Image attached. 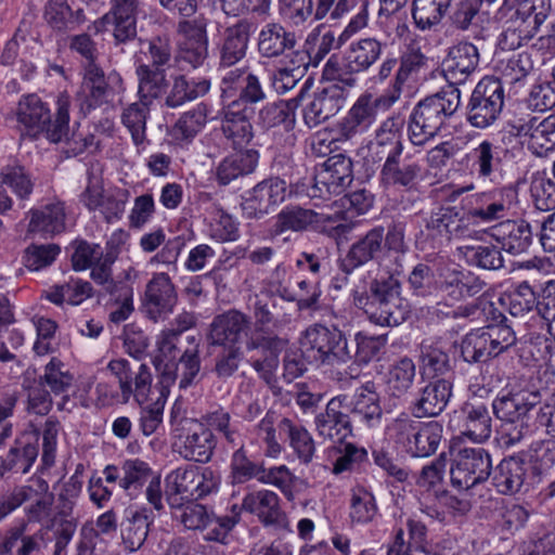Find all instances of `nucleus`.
Returning <instances> with one entry per match:
<instances>
[{"label":"nucleus","mask_w":555,"mask_h":555,"mask_svg":"<svg viewBox=\"0 0 555 555\" xmlns=\"http://www.w3.org/2000/svg\"><path fill=\"white\" fill-rule=\"evenodd\" d=\"M259 154L256 150H244L224 157L216 167V179L220 185L250 175L258 165Z\"/></svg>","instance_id":"nucleus-39"},{"label":"nucleus","mask_w":555,"mask_h":555,"mask_svg":"<svg viewBox=\"0 0 555 555\" xmlns=\"http://www.w3.org/2000/svg\"><path fill=\"white\" fill-rule=\"evenodd\" d=\"M90 297H92V285L80 279H70L68 282L53 285L44 292V298L56 306H62L65 302L78 306Z\"/></svg>","instance_id":"nucleus-50"},{"label":"nucleus","mask_w":555,"mask_h":555,"mask_svg":"<svg viewBox=\"0 0 555 555\" xmlns=\"http://www.w3.org/2000/svg\"><path fill=\"white\" fill-rule=\"evenodd\" d=\"M472 219L469 211L453 206L440 207L431 212L427 221V229L436 231L448 240L462 238L469 235Z\"/></svg>","instance_id":"nucleus-31"},{"label":"nucleus","mask_w":555,"mask_h":555,"mask_svg":"<svg viewBox=\"0 0 555 555\" xmlns=\"http://www.w3.org/2000/svg\"><path fill=\"white\" fill-rule=\"evenodd\" d=\"M492 472L490 453L483 448H463L455 454L451 468V483L457 490H469L487 481Z\"/></svg>","instance_id":"nucleus-11"},{"label":"nucleus","mask_w":555,"mask_h":555,"mask_svg":"<svg viewBox=\"0 0 555 555\" xmlns=\"http://www.w3.org/2000/svg\"><path fill=\"white\" fill-rule=\"evenodd\" d=\"M287 184L280 177H269L257 183L242 203L243 212L249 219H260L286 198Z\"/></svg>","instance_id":"nucleus-19"},{"label":"nucleus","mask_w":555,"mask_h":555,"mask_svg":"<svg viewBox=\"0 0 555 555\" xmlns=\"http://www.w3.org/2000/svg\"><path fill=\"white\" fill-rule=\"evenodd\" d=\"M177 299V292L169 275L164 272L155 273L145 287L142 305L144 313L156 322L172 312Z\"/></svg>","instance_id":"nucleus-24"},{"label":"nucleus","mask_w":555,"mask_h":555,"mask_svg":"<svg viewBox=\"0 0 555 555\" xmlns=\"http://www.w3.org/2000/svg\"><path fill=\"white\" fill-rule=\"evenodd\" d=\"M118 76H105L94 63L87 65L80 89L77 93L80 111L83 114L108 104L115 96L114 82H119Z\"/></svg>","instance_id":"nucleus-17"},{"label":"nucleus","mask_w":555,"mask_h":555,"mask_svg":"<svg viewBox=\"0 0 555 555\" xmlns=\"http://www.w3.org/2000/svg\"><path fill=\"white\" fill-rule=\"evenodd\" d=\"M304 346L321 365L336 366L351 361L352 350L343 331L336 326L313 324L305 331Z\"/></svg>","instance_id":"nucleus-9"},{"label":"nucleus","mask_w":555,"mask_h":555,"mask_svg":"<svg viewBox=\"0 0 555 555\" xmlns=\"http://www.w3.org/2000/svg\"><path fill=\"white\" fill-rule=\"evenodd\" d=\"M403 126L404 119L399 115L389 116L377 128L373 144L380 147H387V153H402L403 143L400 139V133Z\"/></svg>","instance_id":"nucleus-62"},{"label":"nucleus","mask_w":555,"mask_h":555,"mask_svg":"<svg viewBox=\"0 0 555 555\" xmlns=\"http://www.w3.org/2000/svg\"><path fill=\"white\" fill-rule=\"evenodd\" d=\"M278 430L285 436L294 454L300 463L308 465L312 462L315 453V443L311 434L301 425L295 424L287 417L280 418Z\"/></svg>","instance_id":"nucleus-46"},{"label":"nucleus","mask_w":555,"mask_h":555,"mask_svg":"<svg viewBox=\"0 0 555 555\" xmlns=\"http://www.w3.org/2000/svg\"><path fill=\"white\" fill-rule=\"evenodd\" d=\"M328 83L314 92L313 99L304 108V121L314 128L335 116L345 105L352 87H346L338 80Z\"/></svg>","instance_id":"nucleus-16"},{"label":"nucleus","mask_w":555,"mask_h":555,"mask_svg":"<svg viewBox=\"0 0 555 555\" xmlns=\"http://www.w3.org/2000/svg\"><path fill=\"white\" fill-rule=\"evenodd\" d=\"M525 461L518 456L503 459L492 469V485L502 494L519 492L526 479Z\"/></svg>","instance_id":"nucleus-38"},{"label":"nucleus","mask_w":555,"mask_h":555,"mask_svg":"<svg viewBox=\"0 0 555 555\" xmlns=\"http://www.w3.org/2000/svg\"><path fill=\"white\" fill-rule=\"evenodd\" d=\"M107 369L117 378L120 395L111 393L112 399L120 403H128L133 396L142 405L146 400L152 385V374L146 364H140L134 371L125 359L112 360Z\"/></svg>","instance_id":"nucleus-15"},{"label":"nucleus","mask_w":555,"mask_h":555,"mask_svg":"<svg viewBox=\"0 0 555 555\" xmlns=\"http://www.w3.org/2000/svg\"><path fill=\"white\" fill-rule=\"evenodd\" d=\"M201 358L198 346L188 348L180 356L178 363L168 361L162 370V383L166 386L178 382L180 389H185L198 380Z\"/></svg>","instance_id":"nucleus-30"},{"label":"nucleus","mask_w":555,"mask_h":555,"mask_svg":"<svg viewBox=\"0 0 555 555\" xmlns=\"http://www.w3.org/2000/svg\"><path fill=\"white\" fill-rule=\"evenodd\" d=\"M169 423L173 447L180 456L198 463L210 461L217 444L210 428L196 418L184 416L177 404L171 409Z\"/></svg>","instance_id":"nucleus-4"},{"label":"nucleus","mask_w":555,"mask_h":555,"mask_svg":"<svg viewBox=\"0 0 555 555\" xmlns=\"http://www.w3.org/2000/svg\"><path fill=\"white\" fill-rule=\"evenodd\" d=\"M504 98L501 80L490 76L483 77L470 94L466 106V120L478 129L493 125L502 113Z\"/></svg>","instance_id":"nucleus-10"},{"label":"nucleus","mask_w":555,"mask_h":555,"mask_svg":"<svg viewBox=\"0 0 555 555\" xmlns=\"http://www.w3.org/2000/svg\"><path fill=\"white\" fill-rule=\"evenodd\" d=\"M469 264L485 270H499L504 266L501 247L494 245H465L457 248Z\"/></svg>","instance_id":"nucleus-58"},{"label":"nucleus","mask_w":555,"mask_h":555,"mask_svg":"<svg viewBox=\"0 0 555 555\" xmlns=\"http://www.w3.org/2000/svg\"><path fill=\"white\" fill-rule=\"evenodd\" d=\"M320 222V215L313 209L298 205L285 206L275 217L274 233L281 235L287 231L305 232Z\"/></svg>","instance_id":"nucleus-45"},{"label":"nucleus","mask_w":555,"mask_h":555,"mask_svg":"<svg viewBox=\"0 0 555 555\" xmlns=\"http://www.w3.org/2000/svg\"><path fill=\"white\" fill-rule=\"evenodd\" d=\"M422 176V165L402 153H387L379 173L385 189L415 190Z\"/></svg>","instance_id":"nucleus-21"},{"label":"nucleus","mask_w":555,"mask_h":555,"mask_svg":"<svg viewBox=\"0 0 555 555\" xmlns=\"http://www.w3.org/2000/svg\"><path fill=\"white\" fill-rule=\"evenodd\" d=\"M242 507L255 514L266 527L291 531L288 518L280 506L278 494L273 491L263 489L246 494Z\"/></svg>","instance_id":"nucleus-25"},{"label":"nucleus","mask_w":555,"mask_h":555,"mask_svg":"<svg viewBox=\"0 0 555 555\" xmlns=\"http://www.w3.org/2000/svg\"><path fill=\"white\" fill-rule=\"evenodd\" d=\"M384 249V228L377 225L354 241L338 259L339 269L346 274L378 259Z\"/></svg>","instance_id":"nucleus-22"},{"label":"nucleus","mask_w":555,"mask_h":555,"mask_svg":"<svg viewBox=\"0 0 555 555\" xmlns=\"http://www.w3.org/2000/svg\"><path fill=\"white\" fill-rule=\"evenodd\" d=\"M250 318L236 310L231 309L216 315L209 325L207 341L210 346L218 347H241L245 336L250 328Z\"/></svg>","instance_id":"nucleus-20"},{"label":"nucleus","mask_w":555,"mask_h":555,"mask_svg":"<svg viewBox=\"0 0 555 555\" xmlns=\"http://www.w3.org/2000/svg\"><path fill=\"white\" fill-rule=\"evenodd\" d=\"M348 413L358 417L367 427L379 424L383 410L379 404V396L374 389L373 383H366L358 388L349 402L346 401Z\"/></svg>","instance_id":"nucleus-37"},{"label":"nucleus","mask_w":555,"mask_h":555,"mask_svg":"<svg viewBox=\"0 0 555 555\" xmlns=\"http://www.w3.org/2000/svg\"><path fill=\"white\" fill-rule=\"evenodd\" d=\"M108 26H113V37L116 46L132 41L137 37V15L120 13L115 15L107 12L94 22V28L98 33L106 31Z\"/></svg>","instance_id":"nucleus-54"},{"label":"nucleus","mask_w":555,"mask_h":555,"mask_svg":"<svg viewBox=\"0 0 555 555\" xmlns=\"http://www.w3.org/2000/svg\"><path fill=\"white\" fill-rule=\"evenodd\" d=\"M259 124L263 128L282 126L285 131L293 130L295 126V112L285 101L268 103L258 113Z\"/></svg>","instance_id":"nucleus-61"},{"label":"nucleus","mask_w":555,"mask_h":555,"mask_svg":"<svg viewBox=\"0 0 555 555\" xmlns=\"http://www.w3.org/2000/svg\"><path fill=\"white\" fill-rule=\"evenodd\" d=\"M387 429L395 442L402 446L413 457H428L434 454L443 433L440 423L436 421L420 423L408 414L396 417Z\"/></svg>","instance_id":"nucleus-7"},{"label":"nucleus","mask_w":555,"mask_h":555,"mask_svg":"<svg viewBox=\"0 0 555 555\" xmlns=\"http://www.w3.org/2000/svg\"><path fill=\"white\" fill-rule=\"evenodd\" d=\"M254 30L255 24L249 18H241L223 30L218 46L220 69L233 67L245 59Z\"/></svg>","instance_id":"nucleus-23"},{"label":"nucleus","mask_w":555,"mask_h":555,"mask_svg":"<svg viewBox=\"0 0 555 555\" xmlns=\"http://www.w3.org/2000/svg\"><path fill=\"white\" fill-rule=\"evenodd\" d=\"M380 106L387 107L386 96H374L369 92L361 94L336 124L334 140L348 141L369 131L378 119Z\"/></svg>","instance_id":"nucleus-12"},{"label":"nucleus","mask_w":555,"mask_h":555,"mask_svg":"<svg viewBox=\"0 0 555 555\" xmlns=\"http://www.w3.org/2000/svg\"><path fill=\"white\" fill-rule=\"evenodd\" d=\"M207 116V104L198 103L179 117L171 130L172 138L182 143L191 142L205 127Z\"/></svg>","instance_id":"nucleus-53"},{"label":"nucleus","mask_w":555,"mask_h":555,"mask_svg":"<svg viewBox=\"0 0 555 555\" xmlns=\"http://www.w3.org/2000/svg\"><path fill=\"white\" fill-rule=\"evenodd\" d=\"M538 392L514 393L498 397L492 403L494 415L505 424L521 422L539 403Z\"/></svg>","instance_id":"nucleus-36"},{"label":"nucleus","mask_w":555,"mask_h":555,"mask_svg":"<svg viewBox=\"0 0 555 555\" xmlns=\"http://www.w3.org/2000/svg\"><path fill=\"white\" fill-rule=\"evenodd\" d=\"M517 135L525 138L528 149L537 156H545L555 147V116H529L514 126Z\"/></svg>","instance_id":"nucleus-26"},{"label":"nucleus","mask_w":555,"mask_h":555,"mask_svg":"<svg viewBox=\"0 0 555 555\" xmlns=\"http://www.w3.org/2000/svg\"><path fill=\"white\" fill-rule=\"evenodd\" d=\"M135 74L139 83L138 94L142 101L152 104L154 100L162 98L166 93L169 87L166 68L138 65Z\"/></svg>","instance_id":"nucleus-49"},{"label":"nucleus","mask_w":555,"mask_h":555,"mask_svg":"<svg viewBox=\"0 0 555 555\" xmlns=\"http://www.w3.org/2000/svg\"><path fill=\"white\" fill-rule=\"evenodd\" d=\"M151 103L139 99L138 102L129 104L124 108L121 122L131 134L133 144L138 149H144L147 142L146 120L150 115Z\"/></svg>","instance_id":"nucleus-51"},{"label":"nucleus","mask_w":555,"mask_h":555,"mask_svg":"<svg viewBox=\"0 0 555 555\" xmlns=\"http://www.w3.org/2000/svg\"><path fill=\"white\" fill-rule=\"evenodd\" d=\"M28 232L53 236L65 230V207L63 203H51L29 211Z\"/></svg>","instance_id":"nucleus-40"},{"label":"nucleus","mask_w":555,"mask_h":555,"mask_svg":"<svg viewBox=\"0 0 555 555\" xmlns=\"http://www.w3.org/2000/svg\"><path fill=\"white\" fill-rule=\"evenodd\" d=\"M507 150L483 140L472 149V169L479 178L490 179L494 173L500 172L503 166V157Z\"/></svg>","instance_id":"nucleus-42"},{"label":"nucleus","mask_w":555,"mask_h":555,"mask_svg":"<svg viewBox=\"0 0 555 555\" xmlns=\"http://www.w3.org/2000/svg\"><path fill=\"white\" fill-rule=\"evenodd\" d=\"M210 89L208 79L189 81L184 75H175L169 81L168 91H166L165 105L169 108H177L186 102L204 96Z\"/></svg>","instance_id":"nucleus-43"},{"label":"nucleus","mask_w":555,"mask_h":555,"mask_svg":"<svg viewBox=\"0 0 555 555\" xmlns=\"http://www.w3.org/2000/svg\"><path fill=\"white\" fill-rule=\"evenodd\" d=\"M352 302L371 323L379 326H398L410 314L409 304L401 297L400 282L392 275L372 280L367 292L354 291Z\"/></svg>","instance_id":"nucleus-2"},{"label":"nucleus","mask_w":555,"mask_h":555,"mask_svg":"<svg viewBox=\"0 0 555 555\" xmlns=\"http://www.w3.org/2000/svg\"><path fill=\"white\" fill-rule=\"evenodd\" d=\"M26 524L8 530L0 542V555H36L40 553L43 538L39 533L28 535L25 533Z\"/></svg>","instance_id":"nucleus-48"},{"label":"nucleus","mask_w":555,"mask_h":555,"mask_svg":"<svg viewBox=\"0 0 555 555\" xmlns=\"http://www.w3.org/2000/svg\"><path fill=\"white\" fill-rule=\"evenodd\" d=\"M452 395V384L446 378H437L420 389L411 405L413 416L417 418L435 417L446 409Z\"/></svg>","instance_id":"nucleus-29"},{"label":"nucleus","mask_w":555,"mask_h":555,"mask_svg":"<svg viewBox=\"0 0 555 555\" xmlns=\"http://www.w3.org/2000/svg\"><path fill=\"white\" fill-rule=\"evenodd\" d=\"M154 518L153 511L147 507L129 512L120 525L122 542L128 550L137 551L143 545Z\"/></svg>","instance_id":"nucleus-44"},{"label":"nucleus","mask_w":555,"mask_h":555,"mask_svg":"<svg viewBox=\"0 0 555 555\" xmlns=\"http://www.w3.org/2000/svg\"><path fill=\"white\" fill-rule=\"evenodd\" d=\"M538 317L555 340V280L542 288L537 304Z\"/></svg>","instance_id":"nucleus-64"},{"label":"nucleus","mask_w":555,"mask_h":555,"mask_svg":"<svg viewBox=\"0 0 555 555\" xmlns=\"http://www.w3.org/2000/svg\"><path fill=\"white\" fill-rule=\"evenodd\" d=\"M17 121L25 127L29 135L36 137L42 132L50 121V111L36 94L23 98L16 111Z\"/></svg>","instance_id":"nucleus-47"},{"label":"nucleus","mask_w":555,"mask_h":555,"mask_svg":"<svg viewBox=\"0 0 555 555\" xmlns=\"http://www.w3.org/2000/svg\"><path fill=\"white\" fill-rule=\"evenodd\" d=\"M489 338L483 327L466 334L461 344V353L468 363L486 362L496 357L494 349L489 345Z\"/></svg>","instance_id":"nucleus-59"},{"label":"nucleus","mask_w":555,"mask_h":555,"mask_svg":"<svg viewBox=\"0 0 555 555\" xmlns=\"http://www.w3.org/2000/svg\"><path fill=\"white\" fill-rule=\"evenodd\" d=\"M420 362L422 374L430 378L444 376L452 369L449 354L434 344L421 345Z\"/></svg>","instance_id":"nucleus-57"},{"label":"nucleus","mask_w":555,"mask_h":555,"mask_svg":"<svg viewBox=\"0 0 555 555\" xmlns=\"http://www.w3.org/2000/svg\"><path fill=\"white\" fill-rule=\"evenodd\" d=\"M415 373V364L408 357L391 364L386 380L388 393L393 398H402L408 395L413 387Z\"/></svg>","instance_id":"nucleus-52"},{"label":"nucleus","mask_w":555,"mask_h":555,"mask_svg":"<svg viewBox=\"0 0 555 555\" xmlns=\"http://www.w3.org/2000/svg\"><path fill=\"white\" fill-rule=\"evenodd\" d=\"M479 63L478 49L469 42L452 47L442 63V72L449 88H457L476 70Z\"/></svg>","instance_id":"nucleus-27"},{"label":"nucleus","mask_w":555,"mask_h":555,"mask_svg":"<svg viewBox=\"0 0 555 555\" xmlns=\"http://www.w3.org/2000/svg\"><path fill=\"white\" fill-rule=\"evenodd\" d=\"M297 46V36L281 23L266 24L258 35V51L264 57H278Z\"/></svg>","instance_id":"nucleus-35"},{"label":"nucleus","mask_w":555,"mask_h":555,"mask_svg":"<svg viewBox=\"0 0 555 555\" xmlns=\"http://www.w3.org/2000/svg\"><path fill=\"white\" fill-rule=\"evenodd\" d=\"M38 383L55 397L61 396V401L56 403L61 411H72L75 403L69 398V390L73 388L74 376L64 370V364L53 358L44 366V373L39 376Z\"/></svg>","instance_id":"nucleus-33"},{"label":"nucleus","mask_w":555,"mask_h":555,"mask_svg":"<svg viewBox=\"0 0 555 555\" xmlns=\"http://www.w3.org/2000/svg\"><path fill=\"white\" fill-rule=\"evenodd\" d=\"M492 237L501 245V249L512 255L526 253L532 243V230L525 220H506L492 230Z\"/></svg>","instance_id":"nucleus-34"},{"label":"nucleus","mask_w":555,"mask_h":555,"mask_svg":"<svg viewBox=\"0 0 555 555\" xmlns=\"http://www.w3.org/2000/svg\"><path fill=\"white\" fill-rule=\"evenodd\" d=\"M166 499L170 507L198 500L218 489L220 477L210 467L188 466L172 470L166 477Z\"/></svg>","instance_id":"nucleus-8"},{"label":"nucleus","mask_w":555,"mask_h":555,"mask_svg":"<svg viewBox=\"0 0 555 555\" xmlns=\"http://www.w3.org/2000/svg\"><path fill=\"white\" fill-rule=\"evenodd\" d=\"M251 108L241 107V104L228 103L221 109V131L231 142L233 149L247 146L254 138V128L250 122Z\"/></svg>","instance_id":"nucleus-28"},{"label":"nucleus","mask_w":555,"mask_h":555,"mask_svg":"<svg viewBox=\"0 0 555 555\" xmlns=\"http://www.w3.org/2000/svg\"><path fill=\"white\" fill-rule=\"evenodd\" d=\"M460 105L459 88L443 89L421 100L411 111L406 121L409 142L413 146L423 147L433 141Z\"/></svg>","instance_id":"nucleus-1"},{"label":"nucleus","mask_w":555,"mask_h":555,"mask_svg":"<svg viewBox=\"0 0 555 555\" xmlns=\"http://www.w3.org/2000/svg\"><path fill=\"white\" fill-rule=\"evenodd\" d=\"M254 337L246 348L255 350L280 351L284 348L286 340L279 337L276 332L289 322L291 317L285 312V302L271 294L256 296L253 310Z\"/></svg>","instance_id":"nucleus-5"},{"label":"nucleus","mask_w":555,"mask_h":555,"mask_svg":"<svg viewBox=\"0 0 555 555\" xmlns=\"http://www.w3.org/2000/svg\"><path fill=\"white\" fill-rule=\"evenodd\" d=\"M486 283L470 272L459 269H446L439 274L437 282L438 294L441 298L436 304L435 313L444 317L440 310L455 309L454 305L466 297L478 295L485 288Z\"/></svg>","instance_id":"nucleus-13"},{"label":"nucleus","mask_w":555,"mask_h":555,"mask_svg":"<svg viewBox=\"0 0 555 555\" xmlns=\"http://www.w3.org/2000/svg\"><path fill=\"white\" fill-rule=\"evenodd\" d=\"M56 113L54 119L50 118L42 132L53 143L62 141L77 143L76 133L69 132V96L67 94H60L56 102Z\"/></svg>","instance_id":"nucleus-56"},{"label":"nucleus","mask_w":555,"mask_h":555,"mask_svg":"<svg viewBox=\"0 0 555 555\" xmlns=\"http://www.w3.org/2000/svg\"><path fill=\"white\" fill-rule=\"evenodd\" d=\"M353 180L352 160L344 154L330 156L314 177L308 195L311 198L330 199L339 195Z\"/></svg>","instance_id":"nucleus-14"},{"label":"nucleus","mask_w":555,"mask_h":555,"mask_svg":"<svg viewBox=\"0 0 555 555\" xmlns=\"http://www.w3.org/2000/svg\"><path fill=\"white\" fill-rule=\"evenodd\" d=\"M450 8L440 0H412V16L421 29H429L438 25Z\"/></svg>","instance_id":"nucleus-60"},{"label":"nucleus","mask_w":555,"mask_h":555,"mask_svg":"<svg viewBox=\"0 0 555 555\" xmlns=\"http://www.w3.org/2000/svg\"><path fill=\"white\" fill-rule=\"evenodd\" d=\"M508 309L509 313L514 317H525L526 314L532 313L530 320L527 324L533 328V331L528 332L526 335L519 338V341L537 344V339L540 338L537 335V304L539 300V296H535V293L528 284V282L519 283L513 291L509 292L508 296Z\"/></svg>","instance_id":"nucleus-32"},{"label":"nucleus","mask_w":555,"mask_h":555,"mask_svg":"<svg viewBox=\"0 0 555 555\" xmlns=\"http://www.w3.org/2000/svg\"><path fill=\"white\" fill-rule=\"evenodd\" d=\"M461 434L474 442H485L491 436L492 420L483 403L466 402L462 408Z\"/></svg>","instance_id":"nucleus-41"},{"label":"nucleus","mask_w":555,"mask_h":555,"mask_svg":"<svg viewBox=\"0 0 555 555\" xmlns=\"http://www.w3.org/2000/svg\"><path fill=\"white\" fill-rule=\"evenodd\" d=\"M382 43L375 38H363L351 42L345 52L333 54L323 68V78L338 80L346 87L354 88L357 74L369 69L380 56Z\"/></svg>","instance_id":"nucleus-6"},{"label":"nucleus","mask_w":555,"mask_h":555,"mask_svg":"<svg viewBox=\"0 0 555 555\" xmlns=\"http://www.w3.org/2000/svg\"><path fill=\"white\" fill-rule=\"evenodd\" d=\"M1 182L8 185L13 193L22 201L28 199L34 190V181L20 164L4 166L0 171Z\"/></svg>","instance_id":"nucleus-63"},{"label":"nucleus","mask_w":555,"mask_h":555,"mask_svg":"<svg viewBox=\"0 0 555 555\" xmlns=\"http://www.w3.org/2000/svg\"><path fill=\"white\" fill-rule=\"evenodd\" d=\"M347 400L346 395L332 398L325 410L315 416L314 425L319 437L343 444L348 437L352 436L353 427L346 409Z\"/></svg>","instance_id":"nucleus-18"},{"label":"nucleus","mask_w":555,"mask_h":555,"mask_svg":"<svg viewBox=\"0 0 555 555\" xmlns=\"http://www.w3.org/2000/svg\"><path fill=\"white\" fill-rule=\"evenodd\" d=\"M505 29L500 36L502 50H516L531 40L551 11V0H504Z\"/></svg>","instance_id":"nucleus-3"},{"label":"nucleus","mask_w":555,"mask_h":555,"mask_svg":"<svg viewBox=\"0 0 555 555\" xmlns=\"http://www.w3.org/2000/svg\"><path fill=\"white\" fill-rule=\"evenodd\" d=\"M446 318L460 319L472 318L479 321L485 317L489 323H503L508 322V319L494 306V304L487 298L479 297L476 301L457 306L455 309L448 308L446 311L440 310Z\"/></svg>","instance_id":"nucleus-55"}]
</instances>
